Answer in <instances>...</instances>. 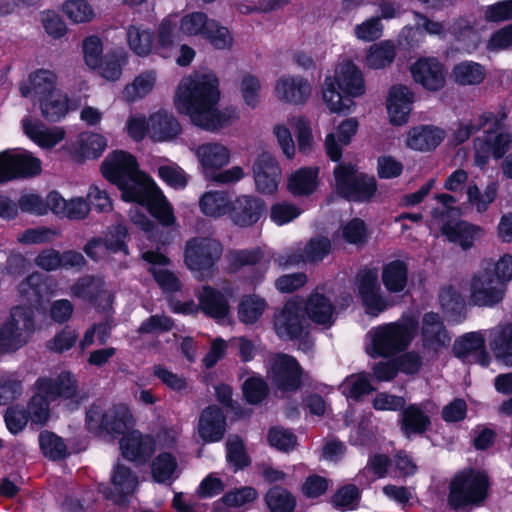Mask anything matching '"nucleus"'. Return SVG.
<instances>
[{
	"instance_id": "13d9d810",
	"label": "nucleus",
	"mask_w": 512,
	"mask_h": 512,
	"mask_svg": "<svg viewBox=\"0 0 512 512\" xmlns=\"http://www.w3.org/2000/svg\"><path fill=\"white\" fill-rule=\"evenodd\" d=\"M339 388L344 396L356 400L374 390L368 375L365 373H357L347 376Z\"/></svg>"
},
{
	"instance_id": "c9c22d12",
	"label": "nucleus",
	"mask_w": 512,
	"mask_h": 512,
	"mask_svg": "<svg viewBox=\"0 0 512 512\" xmlns=\"http://www.w3.org/2000/svg\"><path fill=\"white\" fill-rule=\"evenodd\" d=\"M48 205L54 214L71 220H82L90 211V205L83 197L66 200L56 191L48 194Z\"/></svg>"
},
{
	"instance_id": "20e7f679",
	"label": "nucleus",
	"mask_w": 512,
	"mask_h": 512,
	"mask_svg": "<svg viewBox=\"0 0 512 512\" xmlns=\"http://www.w3.org/2000/svg\"><path fill=\"white\" fill-rule=\"evenodd\" d=\"M206 179L222 185L235 184L245 178L243 167L224 169L232 159L231 149L220 141L204 142L192 149Z\"/></svg>"
},
{
	"instance_id": "a19ab883",
	"label": "nucleus",
	"mask_w": 512,
	"mask_h": 512,
	"mask_svg": "<svg viewBox=\"0 0 512 512\" xmlns=\"http://www.w3.org/2000/svg\"><path fill=\"white\" fill-rule=\"evenodd\" d=\"M157 82V72L153 69L142 71L128 83L122 97L126 102L134 103L147 97L154 89Z\"/></svg>"
},
{
	"instance_id": "a18cd8bd",
	"label": "nucleus",
	"mask_w": 512,
	"mask_h": 512,
	"mask_svg": "<svg viewBox=\"0 0 512 512\" xmlns=\"http://www.w3.org/2000/svg\"><path fill=\"white\" fill-rule=\"evenodd\" d=\"M486 78V69L474 61H462L454 65L451 79L460 86H476Z\"/></svg>"
},
{
	"instance_id": "6ab92c4d",
	"label": "nucleus",
	"mask_w": 512,
	"mask_h": 512,
	"mask_svg": "<svg viewBox=\"0 0 512 512\" xmlns=\"http://www.w3.org/2000/svg\"><path fill=\"white\" fill-rule=\"evenodd\" d=\"M107 139L102 134L85 131L76 137L74 141L67 142L62 149L66 151L73 160L82 162L86 159L100 157L107 148Z\"/></svg>"
},
{
	"instance_id": "7ed1b4c3",
	"label": "nucleus",
	"mask_w": 512,
	"mask_h": 512,
	"mask_svg": "<svg viewBox=\"0 0 512 512\" xmlns=\"http://www.w3.org/2000/svg\"><path fill=\"white\" fill-rule=\"evenodd\" d=\"M366 92L365 79L360 68L350 60L338 63L334 74L325 77L322 98L332 113L347 114L355 107L354 98Z\"/></svg>"
},
{
	"instance_id": "1a4fd4ad",
	"label": "nucleus",
	"mask_w": 512,
	"mask_h": 512,
	"mask_svg": "<svg viewBox=\"0 0 512 512\" xmlns=\"http://www.w3.org/2000/svg\"><path fill=\"white\" fill-rule=\"evenodd\" d=\"M34 311L30 306H17L0 327V350H18L34 331Z\"/></svg>"
},
{
	"instance_id": "3c124183",
	"label": "nucleus",
	"mask_w": 512,
	"mask_h": 512,
	"mask_svg": "<svg viewBox=\"0 0 512 512\" xmlns=\"http://www.w3.org/2000/svg\"><path fill=\"white\" fill-rule=\"evenodd\" d=\"M14 177H32L40 174L41 160L26 150H10Z\"/></svg>"
},
{
	"instance_id": "c03bdc74",
	"label": "nucleus",
	"mask_w": 512,
	"mask_h": 512,
	"mask_svg": "<svg viewBox=\"0 0 512 512\" xmlns=\"http://www.w3.org/2000/svg\"><path fill=\"white\" fill-rule=\"evenodd\" d=\"M126 42L134 54L146 57L153 50L154 33L143 25L130 24L126 28Z\"/></svg>"
},
{
	"instance_id": "4c0bfd02",
	"label": "nucleus",
	"mask_w": 512,
	"mask_h": 512,
	"mask_svg": "<svg viewBox=\"0 0 512 512\" xmlns=\"http://www.w3.org/2000/svg\"><path fill=\"white\" fill-rule=\"evenodd\" d=\"M359 122L356 118H348L342 121L337 128L338 142L336 136L330 133L325 139V148L328 156L333 161H338L342 155V145H348L356 134Z\"/></svg>"
},
{
	"instance_id": "de8ad7c7",
	"label": "nucleus",
	"mask_w": 512,
	"mask_h": 512,
	"mask_svg": "<svg viewBox=\"0 0 512 512\" xmlns=\"http://www.w3.org/2000/svg\"><path fill=\"white\" fill-rule=\"evenodd\" d=\"M103 428L109 434H125L134 424L130 410L126 406H115L103 415Z\"/></svg>"
},
{
	"instance_id": "7c9ffc66",
	"label": "nucleus",
	"mask_w": 512,
	"mask_h": 512,
	"mask_svg": "<svg viewBox=\"0 0 512 512\" xmlns=\"http://www.w3.org/2000/svg\"><path fill=\"white\" fill-rule=\"evenodd\" d=\"M435 412V406L431 402H423L419 405L412 404L403 410L401 414V430L409 437L414 433H423L429 427L430 416Z\"/></svg>"
},
{
	"instance_id": "8fccbe9b",
	"label": "nucleus",
	"mask_w": 512,
	"mask_h": 512,
	"mask_svg": "<svg viewBox=\"0 0 512 512\" xmlns=\"http://www.w3.org/2000/svg\"><path fill=\"white\" fill-rule=\"evenodd\" d=\"M176 14L166 16L158 25L156 47L164 54L180 42L179 24Z\"/></svg>"
},
{
	"instance_id": "5701e85b",
	"label": "nucleus",
	"mask_w": 512,
	"mask_h": 512,
	"mask_svg": "<svg viewBox=\"0 0 512 512\" xmlns=\"http://www.w3.org/2000/svg\"><path fill=\"white\" fill-rule=\"evenodd\" d=\"M413 93L404 85H393L387 95L386 110L390 124L402 126L409 120L412 111Z\"/></svg>"
},
{
	"instance_id": "864d4df0",
	"label": "nucleus",
	"mask_w": 512,
	"mask_h": 512,
	"mask_svg": "<svg viewBox=\"0 0 512 512\" xmlns=\"http://www.w3.org/2000/svg\"><path fill=\"white\" fill-rule=\"evenodd\" d=\"M382 282L390 292H401L407 284V266L403 261H391L383 267Z\"/></svg>"
},
{
	"instance_id": "473e14b6",
	"label": "nucleus",
	"mask_w": 512,
	"mask_h": 512,
	"mask_svg": "<svg viewBox=\"0 0 512 512\" xmlns=\"http://www.w3.org/2000/svg\"><path fill=\"white\" fill-rule=\"evenodd\" d=\"M120 449L122 455L128 460L145 462L155 451V441L152 436L131 431L121 439Z\"/></svg>"
},
{
	"instance_id": "e2e57ef3",
	"label": "nucleus",
	"mask_w": 512,
	"mask_h": 512,
	"mask_svg": "<svg viewBox=\"0 0 512 512\" xmlns=\"http://www.w3.org/2000/svg\"><path fill=\"white\" fill-rule=\"evenodd\" d=\"M287 123L296 132L299 151L304 154L311 152L314 140L309 120L304 116L298 115L290 117Z\"/></svg>"
},
{
	"instance_id": "423d86ee",
	"label": "nucleus",
	"mask_w": 512,
	"mask_h": 512,
	"mask_svg": "<svg viewBox=\"0 0 512 512\" xmlns=\"http://www.w3.org/2000/svg\"><path fill=\"white\" fill-rule=\"evenodd\" d=\"M506 113L486 112L482 114L484 127L490 125L483 136L474 140V162L477 166L487 163L490 156L500 159L511 147L512 136L505 126Z\"/></svg>"
},
{
	"instance_id": "e433bc0d",
	"label": "nucleus",
	"mask_w": 512,
	"mask_h": 512,
	"mask_svg": "<svg viewBox=\"0 0 512 512\" xmlns=\"http://www.w3.org/2000/svg\"><path fill=\"white\" fill-rule=\"evenodd\" d=\"M225 416L216 406L207 407L200 416L198 433L205 442H217L225 433Z\"/></svg>"
},
{
	"instance_id": "ea45409f",
	"label": "nucleus",
	"mask_w": 512,
	"mask_h": 512,
	"mask_svg": "<svg viewBox=\"0 0 512 512\" xmlns=\"http://www.w3.org/2000/svg\"><path fill=\"white\" fill-rule=\"evenodd\" d=\"M199 308L208 316L221 319L228 315V299L210 286H203L197 294Z\"/></svg>"
},
{
	"instance_id": "79ce46f5",
	"label": "nucleus",
	"mask_w": 512,
	"mask_h": 512,
	"mask_svg": "<svg viewBox=\"0 0 512 512\" xmlns=\"http://www.w3.org/2000/svg\"><path fill=\"white\" fill-rule=\"evenodd\" d=\"M318 167H302L288 178V190L295 196H308L314 193L319 185Z\"/></svg>"
},
{
	"instance_id": "2f4dec72",
	"label": "nucleus",
	"mask_w": 512,
	"mask_h": 512,
	"mask_svg": "<svg viewBox=\"0 0 512 512\" xmlns=\"http://www.w3.org/2000/svg\"><path fill=\"white\" fill-rule=\"evenodd\" d=\"M57 75L47 69H38L32 72L26 81L22 82L19 86L21 96L25 98H37L47 96L52 91H58L57 88Z\"/></svg>"
},
{
	"instance_id": "72a5a7b5",
	"label": "nucleus",
	"mask_w": 512,
	"mask_h": 512,
	"mask_svg": "<svg viewBox=\"0 0 512 512\" xmlns=\"http://www.w3.org/2000/svg\"><path fill=\"white\" fill-rule=\"evenodd\" d=\"M142 258L152 265L149 270L162 290L175 292L180 289L179 279L166 268L170 260L165 255L155 251H146L142 254Z\"/></svg>"
},
{
	"instance_id": "69168bd1",
	"label": "nucleus",
	"mask_w": 512,
	"mask_h": 512,
	"mask_svg": "<svg viewBox=\"0 0 512 512\" xmlns=\"http://www.w3.org/2000/svg\"><path fill=\"white\" fill-rule=\"evenodd\" d=\"M149 117L140 112H132L128 115L123 132L135 142H141L148 137Z\"/></svg>"
},
{
	"instance_id": "f704fd0d",
	"label": "nucleus",
	"mask_w": 512,
	"mask_h": 512,
	"mask_svg": "<svg viewBox=\"0 0 512 512\" xmlns=\"http://www.w3.org/2000/svg\"><path fill=\"white\" fill-rule=\"evenodd\" d=\"M111 484L110 498L115 503L123 505L126 498L135 493L139 481L129 467L116 464L111 473Z\"/></svg>"
},
{
	"instance_id": "f257e3e1",
	"label": "nucleus",
	"mask_w": 512,
	"mask_h": 512,
	"mask_svg": "<svg viewBox=\"0 0 512 512\" xmlns=\"http://www.w3.org/2000/svg\"><path fill=\"white\" fill-rule=\"evenodd\" d=\"M221 93L219 79L212 71H196L179 83L174 104L197 127L217 132L231 126L240 117L236 107L218 108Z\"/></svg>"
},
{
	"instance_id": "9d476101",
	"label": "nucleus",
	"mask_w": 512,
	"mask_h": 512,
	"mask_svg": "<svg viewBox=\"0 0 512 512\" xmlns=\"http://www.w3.org/2000/svg\"><path fill=\"white\" fill-rule=\"evenodd\" d=\"M336 191L352 201H367L376 191V180L359 173L351 164H339L334 169Z\"/></svg>"
},
{
	"instance_id": "774afa93",
	"label": "nucleus",
	"mask_w": 512,
	"mask_h": 512,
	"mask_svg": "<svg viewBox=\"0 0 512 512\" xmlns=\"http://www.w3.org/2000/svg\"><path fill=\"white\" fill-rule=\"evenodd\" d=\"M266 502L271 512H292L295 499L286 489L274 487L266 495Z\"/></svg>"
},
{
	"instance_id": "bb28decb",
	"label": "nucleus",
	"mask_w": 512,
	"mask_h": 512,
	"mask_svg": "<svg viewBox=\"0 0 512 512\" xmlns=\"http://www.w3.org/2000/svg\"><path fill=\"white\" fill-rule=\"evenodd\" d=\"M265 211L264 202L252 195H239L231 202L230 219L240 227L257 223Z\"/></svg>"
},
{
	"instance_id": "c85d7f7f",
	"label": "nucleus",
	"mask_w": 512,
	"mask_h": 512,
	"mask_svg": "<svg viewBox=\"0 0 512 512\" xmlns=\"http://www.w3.org/2000/svg\"><path fill=\"white\" fill-rule=\"evenodd\" d=\"M446 132L434 125H418L410 128L405 136V146L418 152H429L438 147Z\"/></svg>"
},
{
	"instance_id": "4be33fe9",
	"label": "nucleus",
	"mask_w": 512,
	"mask_h": 512,
	"mask_svg": "<svg viewBox=\"0 0 512 512\" xmlns=\"http://www.w3.org/2000/svg\"><path fill=\"white\" fill-rule=\"evenodd\" d=\"M356 289L369 314L377 315L385 310L386 302L380 293L376 271H361L356 277Z\"/></svg>"
},
{
	"instance_id": "338daca9",
	"label": "nucleus",
	"mask_w": 512,
	"mask_h": 512,
	"mask_svg": "<svg viewBox=\"0 0 512 512\" xmlns=\"http://www.w3.org/2000/svg\"><path fill=\"white\" fill-rule=\"evenodd\" d=\"M203 37L216 49H230L233 45V36L228 28L220 25L212 19L206 28Z\"/></svg>"
},
{
	"instance_id": "5fc2aeb1",
	"label": "nucleus",
	"mask_w": 512,
	"mask_h": 512,
	"mask_svg": "<svg viewBox=\"0 0 512 512\" xmlns=\"http://www.w3.org/2000/svg\"><path fill=\"white\" fill-rule=\"evenodd\" d=\"M267 308L264 298L256 294L245 295L238 305V317L245 324H252L258 321Z\"/></svg>"
},
{
	"instance_id": "4d7b16f0",
	"label": "nucleus",
	"mask_w": 512,
	"mask_h": 512,
	"mask_svg": "<svg viewBox=\"0 0 512 512\" xmlns=\"http://www.w3.org/2000/svg\"><path fill=\"white\" fill-rule=\"evenodd\" d=\"M51 402L44 393L34 388V394L28 402L26 410L32 424L44 425L49 420Z\"/></svg>"
},
{
	"instance_id": "680f3d73",
	"label": "nucleus",
	"mask_w": 512,
	"mask_h": 512,
	"mask_svg": "<svg viewBox=\"0 0 512 512\" xmlns=\"http://www.w3.org/2000/svg\"><path fill=\"white\" fill-rule=\"evenodd\" d=\"M127 59L128 54L122 49L110 52L105 56L98 69H100V73L105 79L118 80L122 75V67L127 63Z\"/></svg>"
},
{
	"instance_id": "412c9836",
	"label": "nucleus",
	"mask_w": 512,
	"mask_h": 512,
	"mask_svg": "<svg viewBox=\"0 0 512 512\" xmlns=\"http://www.w3.org/2000/svg\"><path fill=\"white\" fill-rule=\"evenodd\" d=\"M416 83L429 91H438L445 86L446 71L436 58H420L410 67Z\"/></svg>"
},
{
	"instance_id": "bf43d9fd",
	"label": "nucleus",
	"mask_w": 512,
	"mask_h": 512,
	"mask_svg": "<svg viewBox=\"0 0 512 512\" xmlns=\"http://www.w3.org/2000/svg\"><path fill=\"white\" fill-rule=\"evenodd\" d=\"M39 445L44 456L51 460H61L68 455L64 440L53 432L42 431Z\"/></svg>"
},
{
	"instance_id": "f3484780",
	"label": "nucleus",
	"mask_w": 512,
	"mask_h": 512,
	"mask_svg": "<svg viewBox=\"0 0 512 512\" xmlns=\"http://www.w3.org/2000/svg\"><path fill=\"white\" fill-rule=\"evenodd\" d=\"M252 174L257 191L262 194H273L278 189L282 170L276 157L265 151L255 158Z\"/></svg>"
},
{
	"instance_id": "f8f14e48",
	"label": "nucleus",
	"mask_w": 512,
	"mask_h": 512,
	"mask_svg": "<svg viewBox=\"0 0 512 512\" xmlns=\"http://www.w3.org/2000/svg\"><path fill=\"white\" fill-rule=\"evenodd\" d=\"M445 213H440L438 209L432 211L430 228L437 227L448 241L468 250L474 246L485 234L481 226L469 223L467 221H447L444 222Z\"/></svg>"
},
{
	"instance_id": "f03ea898",
	"label": "nucleus",
	"mask_w": 512,
	"mask_h": 512,
	"mask_svg": "<svg viewBox=\"0 0 512 512\" xmlns=\"http://www.w3.org/2000/svg\"><path fill=\"white\" fill-rule=\"evenodd\" d=\"M101 171L120 189L123 200L145 205L164 226L175 223L172 206L154 181L138 169L134 155L123 150L114 151L103 161Z\"/></svg>"
},
{
	"instance_id": "09e8293b",
	"label": "nucleus",
	"mask_w": 512,
	"mask_h": 512,
	"mask_svg": "<svg viewBox=\"0 0 512 512\" xmlns=\"http://www.w3.org/2000/svg\"><path fill=\"white\" fill-rule=\"evenodd\" d=\"M231 198L225 191H209L202 195L199 207L203 214L218 218L230 213Z\"/></svg>"
},
{
	"instance_id": "37998d69",
	"label": "nucleus",
	"mask_w": 512,
	"mask_h": 512,
	"mask_svg": "<svg viewBox=\"0 0 512 512\" xmlns=\"http://www.w3.org/2000/svg\"><path fill=\"white\" fill-rule=\"evenodd\" d=\"M397 47L392 40H383L371 45L366 52L364 64L374 70L384 69L392 64Z\"/></svg>"
},
{
	"instance_id": "39448f33",
	"label": "nucleus",
	"mask_w": 512,
	"mask_h": 512,
	"mask_svg": "<svg viewBox=\"0 0 512 512\" xmlns=\"http://www.w3.org/2000/svg\"><path fill=\"white\" fill-rule=\"evenodd\" d=\"M418 322L413 317L382 324L366 334V349L371 352H403L414 339Z\"/></svg>"
},
{
	"instance_id": "0eeeda50",
	"label": "nucleus",
	"mask_w": 512,
	"mask_h": 512,
	"mask_svg": "<svg viewBox=\"0 0 512 512\" xmlns=\"http://www.w3.org/2000/svg\"><path fill=\"white\" fill-rule=\"evenodd\" d=\"M222 254L223 246L217 239L194 236L185 242L183 261L196 279L206 281L214 276L215 265Z\"/></svg>"
},
{
	"instance_id": "0e129e2a",
	"label": "nucleus",
	"mask_w": 512,
	"mask_h": 512,
	"mask_svg": "<svg viewBox=\"0 0 512 512\" xmlns=\"http://www.w3.org/2000/svg\"><path fill=\"white\" fill-rule=\"evenodd\" d=\"M211 19L203 12H191L185 14L179 21V31L188 37L203 36Z\"/></svg>"
},
{
	"instance_id": "a878e982",
	"label": "nucleus",
	"mask_w": 512,
	"mask_h": 512,
	"mask_svg": "<svg viewBox=\"0 0 512 512\" xmlns=\"http://www.w3.org/2000/svg\"><path fill=\"white\" fill-rule=\"evenodd\" d=\"M126 229L117 225L105 236L104 239H92L84 247V252L93 260H103L112 253L122 251L127 254L125 245Z\"/></svg>"
},
{
	"instance_id": "cd10ccee",
	"label": "nucleus",
	"mask_w": 512,
	"mask_h": 512,
	"mask_svg": "<svg viewBox=\"0 0 512 512\" xmlns=\"http://www.w3.org/2000/svg\"><path fill=\"white\" fill-rule=\"evenodd\" d=\"M181 132L182 127L172 113L158 110L149 115L148 138L153 143L172 142Z\"/></svg>"
},
{
	"instance_id": "b1692460",
	"label": "nucleus",
	"mask_w": 512,
	"mask_h": 512,
	"mask_svg": "<svg viewBox=\"0 0 512 512\" xmlns=\"http://www.w3.org/2000/svg\"><path fill=\"white\" fill-rule=\"evenodd\" d=\"M71 294L102 310L110 308L113 302V296L105 288L104 281L95 277H83L79 279L71 287Z\"/></svg>"
},
{
	"instance_id": "ddd939ff",
	"label": "nucleus",
	"mask_w": 512,
	"mask_h": 512,
	"mask_svg": "<svg viewBox=\"0 0 512 512\" xmlns=\"http://www.w3.org/2000/svg\"><path fill=\"white\" fill-rule=\"evenodd\" d=\"M470 301L479 307H492L500 303L505 295V284L483 267L475 273L469 284Z\"/></svg>"
},
{
	"instance_id": "2eb2a0df",
	"label": "nucleus",
	"mask_w": 512,
	"mask_h": 512,
	"mask_svg": "<svg viewBox=\"0 0 512 512\" xmlns=\"http://www.w3.org/2000/svg\"><path fill=\"white\" fill-rule=\"evenodd\" d=\"M303 305L298 299H291L274 314V331L284 340L301 337L304 331Z\"/></svg>"
},
{
	"instance_id": "c756f323",
	"label": "nucleus",
	"mask_w": 512,
	"mask_h": 512,
	"mask_svg": "<svg viewBox=\"0 0 512 512\" xmlns=\"http://www.w3.org/2000/svg\"><path fill=\"white\" fill-rule=\"evenodd\" d=\"M331 243L328 238L318 237L311 239L304 248H297L280 256L278 261L282 265H295L301 262H318L323 260L330 251Z\"/></svg>"
},
{
	"instance_id": "603ef678",
	"label": "nucleus",
	"mask_w": 512,
	"mask_h": 512,
	"mask_svg": "<svg viewBox=\"0 0 512 512\" xmlns=\"http://www.w3.org/2000/svg\"><path fill=\"white\" fill-rule=\"evenodd\" d=\"M450 31L456 41L463 43L466 50L477 47L479 36L475 30V19L472 16L456 19L451 25Z\"/></svg>"
},
{
	"instance_id": "49530a36",
	"label": "nucleus",
	"mask_w": 512,
	"mask_h": 512,
	"mask_svg": "<svg viewBox=\"0 0 512 512\" xmlns=\"http://www.w3.org/2000/svg\"><path fill=\"white\" fill-rule=\"evenodd\" d=\"M19 293L31 304L39 305L51 293L48 279L40 273H32L19 285Z\"/></svg>"
},
{
	"instance_id": "6e6d98bb",
	"label": "nucleus",
	"mask_w": 512,
	"mask_h": 512,
	"mask_svg": "<svg viewBox=\"0 0 512 512\" xmlns=\"http://www.w3.org/2000/svg\"><path fill=\"white\" fill-rule=\"evenodd\" d=\"M497 192L498 183L492 181L487 184L483 192H480L477 185L471 184L468 186L466 194L468 202L474 206L478 212L482 213L494 202Z\"/></svg>"
},
{
	"instance_id": "a211bd4d",
	"label": "nucleus",
	"mask_w": 512,
	"mask_h": 512,
	"mask_svg": "<svg viewBox=\"0 0 512 512\" xmlns=\"http://www.w3.org/2000/svg\"><path fill=\"white\" fill-rule=\"evenodd\" d=\"M313 87L308 79L300 75H284L275 82V97L289 105L302 106L312 95Z\"/></svg>"
},
{
	"instance_id": "052dcab7",
	"label": "nucleus",
	"mask_w": 512,
	"mask_h": 512,
	"mask_svg": "<svg viewBox=\"0 0 512 512\" xmlns=\"http://www.w3.org/2000/svg\"><path fill=\"white\" fill-rule=\"evenodd\" d=\"M262 85L259 78L252 74H244L239 82V92L244 104L255 109L261 102Z\"/></svg>"
},
{
	"instance_id": "393cba45",
	"label": "nucleus",
	"mask_w": 512,
	"mask_h": 512,
	"mask_svg": "<svg viewBox=\"0 0 512 512\" xmlns=\"http://www.w3.org/2000/svg\"><path fill=\"white\" fill-rule=\"evenodd\" d=\"M421 341L424 349L434 352L446 349L450 345L451 337L437 313L424 314L421 321Z\"/></svg>"
},
{
	"instance_id": "6e6552de",
	"label": "nucleus",
	"mask_w": 512,
	"mask_h": 512,
	"mask_svg": "<svg viewBox=\"0 0 512 512\" xmlns=\"http://www.w3.org/2000/svg\"><path fill=\"white\" fill-rule=\"evenodd\" d=\"M488 491V480L484 473L471 469L456 474L450 482L448 504L453 509L479 505Z\"/></svg>"
},
{
	"instance_id": "dca6fc26",
	"label": "nucleus",
	"mask_w": 512,
	"mask_h": 512,
	"mask_svg": "<svg viewBox=\"0 0 512 512\" xmlns=\"http://www.w3.org/2000/svg\"><path fill=\"white\" fill-rule=\"evenodd\" d=\"M302 371L290 355L276 354L268 370V378L282 392L296 391L301 385Z\"/></svg>"
},
{
	"instance_id": "58836bf2",
	"label": "nucleus",
	"mask_w": 512,
	"mask_h": 512,
	"mask_svg": "<svg viewBox=\"0 0 512 512\" xmlns=\"http://www.w3.org/2000/svg\"><path fill=\"white\" fill-rule=\"evenodd\" d=\"M69 98L61 90L52 91L38 100L39 109L44 119L49 122H59L69 112Z\"/></svg>"
},
{
	"instance_id": "aec40b11",
	"label": "nucleus",
	"mask_w": 512,
	"mask_h": 512,
	"mask_svg": "<svg viewBox=\"0 0 512 512\" xmlns=\"http://www.w3.org/2000/svg\"><path fill=\"white\" fill-rule=\"evenodd\" d=\"M24 134L42 149H52L61 143L67 135L62 126H46L40 120L25 116L21 121Z\"/></svg>"
},
{
	"instance_id": "4468645a",
	"label": "nucleus",
	"mask_w": 512,
	"mask_h": 512,
	"mask_svg": "<svg viewBox=\"0 0 512 512\" xmlns=\"http://www.w3.org/2000/svg\"><path fill=\"white\" fill-rule=\"evenodd\" d=\"M304 315L314 324L330 328L338 315V304L324 287L315 288L305 300H300Z\"/></svg>"
},
{
	"instance_id": "9b49d317",
	"label": "nucleus",
	"mask_w": 512,
	"mask_h": 512,
	"mask_svg": "<svg viewBox=\"0 0 512 512\" xmlns=\"http://www.w3.org/2000/svg\"><path fill=\"white\" fill-rule=\"evenodd\" d=\"M34 388L44 393L52 402L63 400L78 406L86 399L79 388L76 376L69 371L40 377L36 380Z\"/></svg>"
}]
</instances>
